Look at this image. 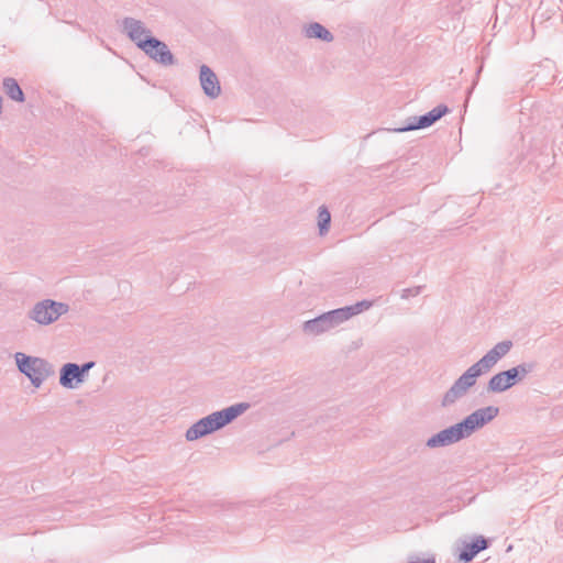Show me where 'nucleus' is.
I'll return each instance as SVG.
<instances>
[{
    "instance_id": "39448f33",
    "label": "nucleus",
    "mask_w": 563,
    "mask_h": 563,
    "mask_svg": "<svg viewBox=\"0 0 563 563\" xmlns=\"http://www.w3.org/2000/svg\"><path fill=\"white\" fill-rule=\"evenodd\" d=\"M69 311V306L53 299L36 302L27 312V318L40 325H49Z\"/></svg>"
},
{
    "instance_id": "f03ea898",
    "label": "nucleus",
    "mask_w": 563,
    "mask_h": 563,
    "mask_svg": "<svg viewBox=\"0 0 563 563\" xmlns=\"http://www.w3.org/2000/svg\"><path fill=\"white\" fill-rule=\"evenodd\" d=\"M499 413V408L487 406L476 409L462 421L431 435L426 446L429 449L444 448L471 437L475 431L494 420Z\"/></svg>"
},
{
    "instance_id": "1a4fd4ad",
    "label": "nucleus",
    "mask_w": 563,
    "mask_h": 563,
    "mask_svg": "<svg viewBox=\"0 0 563 563\" xmlns=\"http://www.w3.org/2000/svg\"><path fill=\"white\" fill-rule=\"evenodd\" d=\"M199 80L206 96H208L211 99H216L220 96V81L214 71L209 66H200Z\"/></svg>"
},
{
    "instance_id": "423d86ee",
    "label": "nucleus",
    "mask_w": 563,
    "mask_h": 563,
    "mask_svg": "<svg viewBox=\"0 0 563 563\" xmlns=\"http://www.w3.org/2000/svg\"><path fill=\"white\" fill-rule=\"evenodd\" d=\"M343 322L340 311L334 309L324 312L317 318L305 321L302 324V331L308 335L317 336L339 327Z\"/></svg>"
},
{
    "instance_id": "dca6fc26",
    "label": "nucleus",
    "mask_w": 563,
    "mask_h": 563,
    "mask_svg": "<svg viewBox=\"0 0 563 563\" xmlns=\"http://www.w3.org/2000/svg\"><path fill=\"white\" fill-rule=\"evenodd\" d=\"M427 114L420 117H412L409 119V123L402 128L395 129L394 132H407L412 130L426 129L431 126Z\"/></svg>"
},
{
    "instance_id": "4be33fe9",
    "label": "nucleus",
    "mask_w": 563,
    "mask_h": 563,
    "mask_svg": "<svg viewBox=\"0 0 563 563\" xmlns=\"http://www.w3.org/2000/svg\"><path fill=\"white\" fill-rule=\"evenodd\" d=\"M409 563H435L434 558L420 559L419 556H412Z\"/></svg>"
},
{
    "instance_id": "ddd939ff",
    "label": "nucleus",
    "mask_w": 563,
    "mask_h": 563,
    "mask_svg": "<svg viewBox=\"0 0 563 563\" xmlns=\"http://www.w3.org/2000/svg\"><path fill=\"white\" fill-rule=\"evenodd\" d=\"M488 548V541L484 537H477L471 543H466L460 552V561L467 563L471 562L477 553Z\"/></svg>"
},
{
    "instance_id": "f8f14e48",
    "label": "nucleus",
    "mask_w": 563,
    "mask_h": 563,
    "mask_svg": "<svg viewBox=\"0 0 563 563\" xmlns=\"http://www.w3.org/2000/svg\"><path fill=\"white\" fill-rule=\"evenodd\" d=\"M302 33L307 38H317L325 43H331L334 40L333 34L319 22L306 24Z\"/></svg>"
},
{
    "instance_id": "6e6552de",
    "label": "nucleus",
    "mask_w": 563,
    "mask_h": 563,
    "mask_svg": "<svg viewBox=\"0 0 563 563\" xmlns=\"http://www.w3.org/2000/svg\"><path fill=\"white\" fill-rule=\"evenodd\" d=\"M122 29L128 37L135 43L139 48L142 43L154 37L152 36V31L147 29L141 20H136L134 18H124L122 20Z\"/></svg>"
},
{
    "instance_id": "aec40b11",
    "label": "nucleus",
    "mask_w": 563,
    "mask_h": 563,
    "mask_svg": "<svg viewBox=\"0 0 563 563\" xmlns=\"http://www.w3.org/2000/svg\"><path fill=\"white\" fill-rule=\"evenodd\" d=\"M421 289H422V286L406 288L401 291V298L408 299L409 297H416L421 292Z\"/></svg>"
},
{
    "instance_id": "0eeeda50",
    "label": "nucleus",
    "mask_w": 563,
    "mask_h": 563,
    "mask_svg": "<svg viewBox=\"0 0 563 563\" xmlns=\"http://www.w3.org/2000/svg\"><path fill=\"white\" fill-rule=\"evenodd\" d=\"M140 49L143 51L151 59L163 65L172 66L176 63V59L163 41L153 37L140 45Z\"/></svg>"
},
{
    "instance_id": "20e7f679",
    "label": "nucleus",
    "mask_w": 563,
    "mask_h": 563,
    "mask_svg": "<svg viewBox=\"0 0 563 563\" xmlns=\"http://www.w3.org/2000/svg\"><path fill=\"white\" fill-rule=\"evenodd\" d=\"M18 369L24 374L36 388L54 374L53 365L45 358L30 356L22 352L14 354Z\"/></svg>"
},
{
    "instance_id": "7ed1b4c3",
    "label": "nucleus",
    "mask_w": 563,
    "mask_h": 563,
    "mask_svg": "<svg viewBox=\"0 0 563 563\" xmlns=\"http://www.w3.org/2000/svg\"><path fill=\"white\" fill-rule=\"evenodd\" d=\"M250 407L249 402H238L222 410L214 411L190 426L186 431L185 438L187 441H196L218 431L243 415Z\"/></svg>"
},
{
    "instance_id": "f257e3e1",
    "label": "nucleus",
    "mask_w": 563,
    "mask_h": 563,
    "mask_svg": "<svg viewBox=\"0 0 563 563\" xmlns=\"http://www.w3.org/2000/svg\"><path fill=\"white\" fill-rule=\"evenodd\" d=\"M512 342L504 340L494 345L482 358L471 365L445 391L441 399V406L448 408L465 397L468 390L475 386L477 378L490 372L495 365L511 350Z\"/></svg>"
},
{
    "instance_id": "412c9836",
    "label": "nucleus",
    "mask_w": 563,
    "mask_h": 563,
    "mask_svg": "<svg viewBox=\"0 0 563 563\" xmlns=\"http://www.w3.org/2000/svg\"><path fill=\"white\" fill-rule=\"evenodd\" d=\"M95 365H96V363L93 361L86 362V363H84L81 365L78 364V368H79L80 373L82 374V376L85 377V379L87 378L89 371Z\"/></svg>"
},
{
    "instance_id": "2eb2a0df",
    "label": "nucleus",
    "mask_w": 563,
    "mask_h": 563,
    "mask_svg": "<svg viewBox=\"0 0 563 563\" xmlns=\"http://www.w3.org/2000/svg\"><path fill=\"white\" fill-rule=\"evenodd\" d=\"M3 91L10 99L14 101H24V93L14 78L7 77L3 79Z\"/></svg>"
},
{
    "instance_id": "9b49d317",
    "label": "nucleus",
    "mask_w": 563,
    "mask_h": 563,
    "mask_svg": "<svg viewBox=\"0 0 563 563\" xmlns=\"http://www.w3.org/2000/svg\"><path fill=\"white\" fill-rule=\"evenodd\" d=\"M517 379L512 374V369L499 372L490 377L487 384L488 393H504L517 384Z\"/></svg>"
},
{
    "instance_id": "a211bd4d",
    "label": "nucleus",
    "mask_w": 563,
    "mask_h": 563,
    "mask_svg": "<svg viewBox=\"0 0 563 563\" xmlns=\"http://www.w3.org/2000/svg\"><path fill=\"white\" fill-rule=\"evenodd\" d=\"M330 222L331 214L329 210L324 206L320 207L318 213V227L321 235L328 232Z\"/></svg>"
},
{
    "instance_id": "6ab92c4d",
    "label": "nucleus",
    "mask_w": 563,
    "mask_h": 563,
    "mask_svg": "<svg viewBox=\"0 0 563 563\" xmlns=\"http://www.w3.org/2000/svg\"><path fill=\"white\" fill-rule=\"evenodd\" d=\"M449 108L445 104H439L435 108H433L431 111H429L427 114L429 121L431 124H434L437 121H439L443 115H445L449 112Z\"/></svg>"
},
{
    "instance_id": "4468645a",
    "label": "nucleus",
    "mask_w": 563,
    "mask_h": 563,
    "mask_svg": "<svg viewBox=\"0 0 563 563\" xmlns=\"http://www.w3.org/2000/svg\"><path fill=\"white\" fill-rule=\"evenodd\" d=\"M373 306V301L369 300H362L354 305L338 308V311H340L343 321H347L352 317L360 314L363 311L368 310Z\"/></svg>"
},
{
    "instance_id": "9d476101",
    "label": "nucleus",
    "mask_w": 563,
    "mask_h": 563,
    "mask_svg": "<svg viewBox=\"0 0 563 563\" xmlns=\"http://www.w3.org/2000/svg\"><path fill=\"white\" fill-rule=\"evenodd\" d=\"M85 380L76 363H66L59 369V384L64 388L75 389Z\"/></svg>"
},
{
    "instance_id": "f3484780",
    "label": "nucleus",
    "mask_w": 563,
    "mask_h": 563,
    "mask_svg": "<svg viewBox=\"0 0 563 563\" xmlns=\"http://www.w3.org/2000/svg\"><path fill=\"white\" fill-rule=\"evenodd\" d=\"M537 368L536 362H522L515 367H511L512 374L517 382L523 380L529 374L534 372Z\"/></svg>"
}]
</instances>
